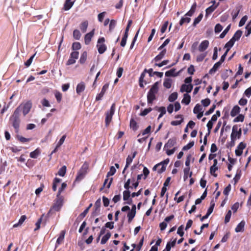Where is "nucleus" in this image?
<instances>
[{
  "instance_id": "f257e3e1",
  "label": "nucleus",
  "mask_w": 251,
  "mask_h": 251,
  "mask_svg": "<svg viewBox=\"0 0 251 251\" xmlns=\"http://www.w3.org/2000/svg\"><path fill=\"white\" fill-rule=\"evenodd\" d=\"M20 112H21V107L20 106H18L14 111V113L12 115L10 120L12 122V126L14 128L18 130L19 128L20 123Z\"/></svg>"
},
{
  "instance_id": "f03ea898",
  "label": "nucleus",
  "mask_w": 251,
  "mask_h": 251,
  "mask_svg": "<svg viewBox=\"0 0 251 251\" xmlns=\"http://www.w3.org/2000/svg\"><path fill=\"white\" fill-rule=\"evenodd\" d=\"M89 164L88 162H85L78 172L75 178V181H79L82 179L86 175L89 169Z\"/></svg>"
},
{
  "instance_id": "7ed1b4c3",
  "label": "nucleus",
  "mask_w": 251,
  "mask_h": 251,
  "mask_svg": "<svg viewBox=\"0 0 251 251\" xmlns=\"http://www.w3.org/2000/svg\"><path fill=\"white\" fill-rule=\"evenodd\" d=\"M115 111V104L113 103L109 111L105 113V126H108L112 121V117Z\"/></svg>"
},
{
  "instance_id": "20e7f679",
  "label": "nucleus",
  "mask_w": 251,
  "mask_h": 251,
  "mask_svg": "<svg viewBox=\"0 0 251 251\" xmlns=\"http://www.w3.org/2000/svg\"><path fill=\"white\" fill-rule=\"evenodd\" d=\"M152 69L151 68L149 70L147 69H145L143 72L141 73V75L139 77V86L141 88L144 87V84L146 85L148 83L147 82L144 80V77L146 75V74L147 73H148L149 75V76L150 77H152L151 72H152Z\"/></svg>"
},
{
  "instance_id": "39448f33",
  "label": "nucleus",
  "mask_w": 251,
  "mask_h": 251,
  "mask_svg": "<svg viewBox=\"0 0 251 251\" xmlns=\"http://www.w3.org/2000/svg\"><path fill=\"white\" fill-rule=\"evenodd\" d=\"M105 39L104 37L100 38L97 42V48L100 54L103 53L107 49L106 46L104 44Z\"/></svg>"
},
{
  "instance_id": "423d86ee",
  "label": "nucleus",
  "mask_w": 251,
  "mask_h": 251,
  "mask_svg": "<svg viewBox=\"0 0 251 251\" xmlns=\"http://www.w3.org/2000/svg\"><path fill=\"white\" fill-rule=\"evenodd\" d=\"M242 135V129L241 128H238V126L237 125H234L232 127V133L230 135V138H233L235 140L236 139H240Z\"/></svg>"
},
{
  "instance_id": "0eeeda50",
  "label": "nucleus",
  "mask_w": 251,
  "mask_h": 251,
  "mask_svg": "<svg viewBox=\"0 0 251 251\" xmlns=\"http://www.w3.org/2000/svg\"><path fill=\"white\" fill-rule=\"evenodd\" d=\"M79 52L77 51H73L71 53L70 56L66 63V65H71L75 63L76 59L78 58Z\"/></svg>"
},
{
  "instance_id": "6e6552de",
  "label": "nucleus",
  "mask_w": 251,
  "mask_h": 251,
  "mask_svg": "<svg viewBox=\"0 0 251 251\" xmlns=\"http://www.w3.org/2000/svg\"><path fill=\"white\" fill-rule=\"evenodd\" d=\"M56 199L55 200V202L53 205L51 209L56 211H59L63 204V199L62 197L59 196L58 197L56 196Z\"/></svg>"
},
{
  "instance_id": "1a4fd4ad",
  "label": "nucleus",
  "mask_w": 251,
  "mask_h": 251,
  "mask_svg": "<svg viewBox=\"0 0 251 251\" xmlns=\"http://www.w3.org/2000/svg\"><path fill=\"white\" fill-rule=\"evenodd\" d=\"M21 111L22 110L24 116H25L30 111L32 103L31 101H28L25 103L23 106L20 105Z\"/></svg>"
},
{
  "instance_id": "9d476101",
  "label": "nucleus",
  "mask_w": 251,
  "mask_h": 251,
  "mask_svg": "<svg viewBox=\"0 0 251 251\" xmlns=\"http://www.w3.org/2000/svg\"><path fill=\"white\" fill-rule=\"evenodd\" d=\"M108 87H109L108 83H106L103 86L99 94H98L97 95V96H96V101H99V100H101V99L103 97L105 92L108 88Z\"/></svg>"
},
{
  "instance_id": "9b49d317",
  "label": "nucleus",
  "mask_w": 251,
  "mask_h": 251,
  "mask_svg": "<svg viewBox=\"0 0 251 251\" xmlns=\"http://www.w3.org/2000/svg\"><path fill=\"white\" fill-rule=\"evenodd\" d=\"M246 147V144L241 142L238 145L237 149L235 150V154L237 156H241L243 153V150Z\"/></svg>"
},
{
  "instance_id": "f8f14e48",
  "label": "nucleus",
  "mask_w": 251,
  "mask_h": 251,
  "mask_svg": "<svg viewBox=\"0 0 251 251\" xmlns=\"http://www.w3.org/2000/svg\"><path fill=\"white\" fill-rule=\"evenodd\" d=\"M176 143V138L174 137L168 140V142L165 144L164 149H170L173 147Z\"/></svg>"
},
{
  "instance_id": "ddd939ff",
  "label": "nucleus",
  "mask_w": 251,
  "mask_h": 251,
  "mask_svg": "<svg viewBox=\"0 0 251 251\" xmlns=\"http://www.w3.org/2000/svg\"><path fill=\"white\" fill-rule=\"evenodd\" d=\"M65 233H66L65 230H63L61 231V232H60V234H59V236L58 238H57L56 244H55L56 247L62 244L63 243Z\"/></svg>"
},
{
  "instance_id": "4468645a",
  "label": "nucleus",
  "mask_w": 251,
  "mask_h": 251,
  "mask_svg": "<svg viewBox=\"0 0 251 251\" xmlns=\"http://www.w3.org/2000/svg\"><path fill=\"white\" fill-rule=\"evenodd\" d=\"M193 85L191 84H183L181 85L180 88V91L181 92H186L187 93H190L193 89Z\"/></svg>"
},
{
  "instance_id": "2eb2a0df",
  "label": "nucleus",
  "mask_w": 251,
  "mask_h": 251,
  "mask_svg": "<svg viewBox=\"0 0 251 251\" xmlns=\"http://www.w3.org/2000/svg\"><path fill=\"white\" fill-rule=\"evenodd\" d=\"M209 41L208 40H204L202 41L199 46L198 49L200 52L205 51L209 46Z\"/></svg>"
},
{
  "instance_id": "dca6fc26",
  "label": "nucleus",
  "mask_w": 251,
  "mask_h": 251,
  "mask_svg": "<svg viewBox=\"0 0 251 251\" xmlns=\"http://www.w3.org/2000/svg\"><path fill=\"white\" fill-rule=\"evenodd\" d=\"M95 29H93L91 32L87 33L84 37L85 43L86 45H88L92 39V38L94 35Z\"/></svg>"
},
{
  "instance_id": "f3484780",
  "label": "nucleus",
  "mask_w": 251,
  "mask_h": 251,
  "mask_svg": "<svg viewBox=\"0 0 251 251\" xmlns=\"http://www.w3.org/2000/svg\"><path fill=\"white\" fill-rule=\"evenodd\" d=\"M181 71H182V70H180L179 71H178L177 73H175L176 69L173 68V69L170 70L169 71L166 72L165 75L166 76H168V77H169V76L175 77V76L178 75H179L180 73L181 72Z\"/></svg>"
},
{
  "instance_id": "a211bd4d",
  "label": "nucleus",
  "mask_w": 251,
  "mask_h": 251,
  "mask_svg": "<svg viewBox=\"0 0 251 251\" xmlns=\"http://www.w3.org/2000/svg\"><path fill=\"white\" fill-rule=\"evenodd\" d=\"M159 90V82H155L151 86L148 92L156 95Z\"/></svg>"
},
{
  "instance_id": "6ab92c4d",
  "label": "nucleus",
  "mask_w": 251,
  "mask_h": 251,
  "mask_svg": "<svg viewBox=\"0 0 251 251\" xmlns=\"http://www.w3.org/2000/svg\"><path fill=\"white\" fill-rule=\"evenodd\" d=\"M176 119L180 118V120L177 121H173L171 122V125L172 126H177L180 125L182 122H183L184 119L183 116L182 115H177L175 116Z\"/></svg>"
},
{
  "instance_id": "aec40b11",
  "label": "nucleus",
  "mask_w": 251,
  "mask_h": 251,
  "mask_svg": "<svg viewBox=\"0 0 251 251\" xmlns=\"http://www.w3.org/2000/svg\"><path fill=\"white\" fill-rule=\"evenodd\" d=\"M137 154V152L134 151L132 154V156L128 155L126 159V164L125 167V170H126L129 166V165L132 162L133 159L135 157Z\"/></svg>"
},
{
  "instance_id": "412c9836",
  "label": "nucleus",
  "mask_w": 251,
  "mask_h": 251,
  "mask_svg": "<svg viewBox=\"0 0 251 251\" xmlns=\"http://www.w3.org/2000/svg\"><path fill=\"white\" fill-rule=\"evenodd\" d=\"M215 2L213 1V4L207 8L205 10V17H207L211 14L217 8V5H214Z\"/></svg>"
},
{
  "instance_id": "4be33fe9",
  "label": "nucleus",
  "mask_w": 251,
  "mask_h": 251,
  "mask_svg": "<svg viewBox=\"0 0 251 251\" xmlns=\"http://www.w3.org/2000/svg\"><path fill=\"white\" fill-rule=\"evenodd\" d=\"M85 89V85L83 82L78 83L76 86V92L78 95H80L81 92L84 91Z\"/></svg>"
},
{
  "instance_id": "5701e85b",
  "label": "nucleus",
  "mask_w": 251,
  "mask_h": 251,
  "mask_svg": "<svg viewBox=\"0 0 251 251\" xmlns=\"http://www.w3.org/2000/svg\"><path fill=\"white\" fill-rule=\"evenodd\" d=\"M166 50H163L157 55H156L153 60L155 62H157L160 60H161L165 56L166 53Z\"/></svg>"
},
{
  "instance_id": "b1692460",
  "label": "nucleus",
  "mask_w": 251,
  "mask_h": 251,
  "mask_svg": "<svg viewBox=\"0 0 251 251\" xmlns=\"http://www.w3.org/2000/svg\"><path fill=\"white\" fill-rule=\"evenodd\" d=\"M100 205H101V200H100V199L99 198V199H98L96 201L95 203V204H94L95 211L94 212V214L95 213H96V214H98L100 212Z\"/></svg>"
},
{
  "instance_id": "393cba45",
  "label": "nucleus",
  "mask_w": 251,
  "mask_h": 251,
  "mask_svg": "<svg viewBox=\"0 0 251 251\" xmlns=\"http://www.w3.org/2000/svg\"><path fill=\"white\" fill-rule=\"evenodd\" d=\"M245 225V222L242 221L236 226L235 229L236 232H243L244 230V226Z\"/></svg>"
},
{
  "instance_id": "a878e982",
  "label": "nucleus",
  "mask_w": 251,
  "mask_h": 251,
  "mask_svg": "<svg viewBox=\"0 0 251 251\" xmlns=\"http://www.w3.org/2000/svg\"><path fill=\"white\" fill-rule=\"evenodd\" d=\"M74 2L71 0H66L63 6V9L65 11L69 10L73 6Z\"/></svg>"
},
{
  "instance_id": "bb28decb",
  "label": "nucleus",
  "mask_w": 251,
  "mask_h": 251,
  "mask_svg": "<svg viewBox=\"0 0 251 251\" xmlns=\"http://www.w3.org/2000/svg\"><path fill=\"white\" fill-rule=\"evenodd\" d=\"M156 99V95L148 92L147 94V101L148 104H152L153 101Z\"/></svg>"
},
{
  "instance_id": "cd10ccee",
  "label": "nucleus",
  "mask_w": 251,
  "mask_h": 251,
  "mask_svg": "<svg viewBox=\"0 0 251 251\" xmlns=\"http://www.w3.org/2000/svg\"><path fill=\"white\" fill-rule=\"evenodd\" d=\"M222 63L220 62L219 61L217 62H216L213 67L209 70V74H212L213 73H215L217 70L219 69V68L221 66V64Z\"/></svg>"
},
{
  "instance_id": "c85d7f7f",
  "label": "nucleus",
  "mask_w": 251,
  "mask_h": 251,
  "mask_svg": "<svg viewBox=\"0 0 251 251\" xmlns=\"http://www.w3.org/2000/svg\"><path fill=\"white\" fill-rule=\"evenodd\" d=\"M190 169V167H186V168H184V169L183 178H184V180H186L188 178V177H191V176L192 175V172H191L189 173Z\"/></svg>"
},
{
  "instance_id": "c756f323",
  "label": "nucleus",
  "mask_w": 251,
  "mask_h": 251,
  "mask_svg": "<svg viewBox=\"0 0 251 251\" xmlns=\"http://www.w3.org/2000/svg\"><path fill=\"white\" fill-rule=\"evenodd\" d=\"M242 34V31L241 30H238L233 35L232 39L234 42L238 41L240 38Z\"/></svg>"
},
{
  "instance_id": "7c9ffc66",
  "label": "nucleus",
  "mask_w": 251,
  "mask_h": 251,
  "mask_svg": "<svg viewBox=\"0 0 251 251\" xmlns=\"http://www.w3.org/2000/svg\"><path fill=\"white\" fill-rule=\"evenodd\" d=\"M191 101V97L190 96L187 94H184L183 95V98L181 101V102L182 103H185L186 105H188L189 104Z\"/></svg>"
},
{
  "instance_id": "2f4dec72",
  "label": "nucleus",
  "mask_w": 251,
  "mask_h": 251,
  "mask_svg": "<svg viewBox=\"0 0 251 251\" xmlns=\"http://www.w3.org/2000/svg\"><path fill=\"white\" fill-rule=\"evenodd\" d=\"M88 22L87 21H83V22H82L80 25H79V27H80V29L81 30V31L83 32V33H85L86 30H87V28L88 27Z\"/></svg>"
},
{
  "instance_id": "473e14b6",
  "label": "nucleus",
  "mask_w": 251,
  "mask_h": 251,
  "mask_svg": "<svg viewBox=\"0 0 251 251\" xmlns=\"http://www.w3.org/2000/svg\"><path fill=\"white\" fill-rule=\"evenodd\" d=\"M240 108L238 105H235L232 109L230 112V115L232 117H235L240 112Z\"/></svg>"
},
{
  "instance_id": "72a5a7b5",
  "label": "nucleus",
  "mask_w": 251,
  "mask_h": 251,
  "mask_svg": "<svg viewBox=\"0 0 251 251\" xmlns=\"http://www.w3.org/2000/svg\"><path fill=\"white\" fill-rule=\"evenodd\" d=\"M111 236V234L109 231H108L105 235H104L101 240L100 244L103 245L105 244L109 240Z\"/></svg>"
},
{
  "instance_id": "f704fd0d",
  "label": "nucleus",
  "mask_w": 251,
  "mask_h": 251,
  "mask_svg": "<svg viewBox=\"0 0 251 251\" xmlns=\"http://www.w3.org/2000/svg\"><path fill=\"white\" fill-rule=\"evenodd\" d=\"M155 109L160 112L158 117V119L161 118L163 116V115H164L166 113V108L164 106H161L159 107L156 106L155 107Z\"/></svg>"
},
{
  "instance_id": "c9c22d12",
  "label": "nucleus",
  "mask_w": 251,
  "mask_h": 251,
  "mask_svg": "<svg viewBox=\"0 0 251 251\" xmlns=\"http://www.w3.org/2000/svg\"><path fill=\"white\" fill-rule=\"evenodd\" d=\"M87 52L86 51H83L81 54L80 58L79 60V62L81 64H84L87 59Z\"/></svg>"
},
{
  "instance_id": "e433bc0d",
  "label": "nucleus",
  "mask_w": 251,
  "mask_h": 251,
  "mask_svg": "<svg viewBox=\"0 0 251 251\" xmlns=\"http://www.w3.org/2000/svg\"><path fill=\"white\" fill-rule=\"evenodd\" d=\"M26 219V216L25 215H22L20 219H19L18 222L15 224H14L13 226L14 228L17 227L18 226H20L23 224V223L25 222V221Z\"/></svg>"
},
{
  "instance_id": "4c0bfd02",
  "label": "nucleus",
  "mask_w": 251,
  "mask_h": 251,
  "mask_svg": "<svg viewBox=\"0 0 251 251\" xmlns=\"http://www.w3.org/2000/svg\"><path fill=\"white\" fill-rule=\"evenodd\" d=\"M128 36V33L124 32V34L123 35V37H122L121 42L120 43V45L121 47H125L126 43V41H127Z\"/></svg>"
},
{
  "instance_id": "58836bf2",
  "label": "nucleus",
  "mask_w": 251,
  "mask_h": 251,
  "mask_svg": "<svg viewBox=\"0 0 251 251\" xmlns=\"http://www.w3.org/2000/svg\"><path fill=\"white\" fill-rule=\"evenodd\" d=\"M40 153L41 152L40 150L39 149H36L35 150L30 153L29 156L31 158H36Z\"/></svg>"
},
{
  "instance_id": "ea45409f",
  "label": "nucleus",
  "mask_w": 251,
  "mask_h": 251,
  "mask_svg": "<svg viewBox=\"0 0 251 251\" xmlns=\"http://www.w3.org/2000/svg\"><path fill=\"white\" fill-rule=\"evenodd\" d=\"M130 127L134 131H136L138 127V126H137V122L133 119H131L130 120Z\"/></svg>"
},
{
  "instance_id": "a19ab883",
  "label": "nucleus",
  "mask_w": 251,
  "mask_h": 251,
  "mask_svg": "<svg viewBox=\"0 0 251 251\" xmlns=\"http://www.w3.org/2000/svg\"><path fill=\"white\" fill-rule=\"evenodd\" d=\"M92 203H91L89 204V206L86 208L85 209L84 211L83 212H82L79 215V218H80V219H83L84 218L86 215H87V214L89 212V210L90 209V208L92 207Z\"/></svg>"
},
{
  "instance_id": "79ce46f5",
  "label": "nucleus",
  "mask_w": 251,
  "mask_h": 251,
  "mask_svg": "<svg viewBox=\"0 0 251 251\" xmlns=\"http://www.w3.org/2000/svg\"><path fill=\"white\" fill-rule=\"evenodd\" d=\"M164 86L167 89H169L172 86V80L170 78H166L163 83Z\"/></svg>"
},
{
  "instance_id": "37998d69",
  "label": "nucleus",
  "mask_w": 251,
  "mask_h": 251,
  "mask_svg": "<svg viewBox=\"0 0 251 251\" xmlns=\"http://www.w3.org/2000/svg\"><path fill=\"white\" fill-rule=\"evenodd\" d=\"M61 180V179L59 178H57V177L54 178L53 181V184H52V187L53 191H56L57 184V183H59V182H60Z\"/></svg>"
},
{
  "instance_id": "c03bdc74",
  "label": "nucleus",
  "mask_w": 251,
  "mask_h": 251,
  "mask_svg": "<svg viewBox=\"0 0 251 251\" xmlns=\"http://www.w3.org/2000/svg\"><path fill=\"white\" fill-rule=\"evenodd\" d=\"M81 34L78 29H75L73 31V37L75 40H79Z\"/></svg>"
},
{
  "instance_id": "a18cd8bd",
  "label": "nucleus",
  "mask_w": 251,
  "mask_h": 251,
  "mask_svg": "<svg viewBox=\"0 0 251 251\" xmlns=\"http://www.w3.org/2000/svg\"><path fill=\"white\" fill-rule=\"evenodd\" d=\"M136 212H132L131 211H129L128 213L127 217L128 218V222L129 223H130L133 219L134 218Z\"/></svg>"
},
{
  "instance_id": "49530a36",
  "label": "nucleus",
  "mask_w": 251,
  "mask_h": 251,
  "mask_svg": "<svg viewBox=\"0 0 251 251\" xmlns=\"http://www.w3.org/2000/svg\"><path fill=\"white\" fill-rule=\"evenodd\" d=\"M143 242H144V237H143L142 238V239H141V240L140 241V242H139L138 245L137 246V247H136V245L134 244H132V246L134 248L136 247V250L137 251H139L141 250L142 246H143Z\"/></svg>"
},
{
  "instance_id": "de8ad7c7",
  "label": "nucleus",
  "mask_w": 251,
  "mask_h": 251,
  "mask_svg": "<svg viewBox=\"0 0 251 251\" xmlns=\"http://www.w3.org/2000/svg\"><path fill=\"white\" fill-rule=\"evenodd\" d=\"M177 98V92H174L172 93L168 98V100L170 102H173Z\"/></svg>"
},
{
  "instance_id": "09e8293b",
  "label": "nucleus",
  "mask_w": 251,
  "mask_h": 251,
  "mask_svg": "<svg viewBox=\"0 0 251 251\" xmlns=\"http://www.w3.org/2000/svg\"><path fill=\"white\" fill-rule=\"evenodd\" d=\"M66 166H62L58 171L57 174L61 176H64L66 174Z\"/></svg>"
},
{
  "instance_id": "8fccbe9b",
  "label": "nucleus",
  "mask_w": 251,
  "mask_h": 251,
  "mask_svg": "<svg viewBox=\"0 0 251 251\" xmlns=\"http://www.w3.org/2000/svg\"><path fill=\"white\" fill-rule=\"evenodd\" d=\"M130 196V192L129 190H125L123 192V200L125 201H128Z\"/></svg>"
},
{
  "instance_id": "3c124183",
  "label": "nucleus",
  "mask_w": 251,
  "mask_h": 251,
  "mask_svg": "<svg viewBox=\"0 0 251 251\" xmlns=\"http://www.w3.org/2000/svg\"><path fill=\"white\" fill-rule=\"evenodd\" d=\"M203 14L201 13L195 19L193 24V26H195L197 24H198L201 20Z\"/></svg>"
},
{
  "instance_id": "603ef678",
  "label": "nucleus",
  "mask_w": 251,
  "mask_h": 251,
  "mask_svg": "<svg viewBox=\"0 0 251 251\" xmlns=\"http://www.w3.org/2000/svg\"><path fill=\"white\" fill-rule=\"evenodd\" d=\"M207 55V52L202 53L197 56L196 60L197 62H201Z\"/></svg>"
},
{
  "instance_id": "864d4df0",
  "label": "nucleus",
  "mask_w": 251,
  "mask_h": 251,
  "mask_svg": "<svg viewBox=\"0 0 251 251\" xmlns=\"http://www.w3.org/2000/svg\"><path fill=\"white\" fill-rule=\"evenodd\" d=\"M169 159L165 160L164 161L161 162L160 163H159V164H157L155 165L153 167V169H152L153 170V171L157 170V168H159L161 165H162L163 164H164V166L166 165L169 163Z\"/></svg>"
},
{
  "instance_id": "5fc2aeb1",
  "label": "nucleus",
  "mask_w": 251,
  "mask_h": 251,
  "mask_svg": "<svg viewBox=\"0 0 251 251\" xmlns=\"http://www.w3.org/2000/svg\"><path fill=\"white\" fill-rule=\"evenodd\" d=\"M202 108L199 104H197L194 108L193 112L195 114H197L202 111Z\"/></svg>"
},
{
  "instance_id": "6e6d98bb",
  "label": "nucleus",
  "mask_w": 251,
  "mask_h": 251,
  "mask_svg": "<svg viewBox=\"0 0 251 251\" xmlns=\"http://www.w3.org/2000/svg\"><path fill=\"white\" fill-rule=\"evenodd\" d=\"M234 43L235 42H234V41H233L232 39H230L226 44L225 48H226V50H228L229 51L230 48L234 45Z\"/></svg>"
},
{
  "instance_id": "4d7b16f0",
  "label": "nucleus",
  "mask_w": 251,
  "mask_h": 251,
  "mask_svg": "<svg viewBox=\"0 0 251 251\" xmlns=\"http://www.w3.org/2000/svg\"><path fill=\"white\" fill-rule=\"evenodd\" d=\"M231 25H229L226 29L223 31V32L220 35L219 37L220 38H224L227 33L228 32L230 28Z\"/></svg>"
},
{
  "instance_id": "13d9d810",
  "label": "nucleus",
  "mask_w": 251,
  "mask_h": 251,
  "mask_svg": "<svg viewBox=\"0 0 251 251\" xmlns=\"http://www.w3.org/2000/svg\"><path fill=\"white\" fill-rule=\"evenodd\" d=\"M44 216V214H42L41 217L38 220L37 222H36L35 225H36V228L34 229V231H36L40 229V225L42 222V219L43 217Z\"/></svg>"
},
{
  "instance_id": "bf43d9fd",
  "label": "nucleus",
  "mask_w": 251,
  "mask_h": 251,
  "mask_svg": "<svg viewBox=\"0 0 251 251\" xmlns=\"http://www.w3.org/2000/svg\"><path fill=\"white\" fill-rule=\"evenodd\" d=\"M36 52H35L26 62H25V65L26 67H28L31 65L34 57L36 55Z\"/></svg>"
},
{
  "instance_id": "052dcab7",
  "label": "nucleus",
  "mask_w": 251,
  "mask_h": 251,
  "mask_svg": "<svg viewBox=\"0 0 251 251\" xmlns=\"http://www.w3.org/2000/svg\"><path fill=\"white\" fill-rule=\"evenodd\" d=\"M218 169L217 166H215V165L211 166L210 168V174L216 177L217 175L215 174V172L218 170Z\"/></svg>"
},
{
  "instance_id": "680f3d73",
  "label": "nucleus",
  "mask_w": 251,
  "mask_h": 251,
  "mask_svg": "<svg viewBox=\"0 0 251 251\" xmlns=\"http://www.w3.org/2000/svg\"><path fill=\"white\" fill-rule=\"evenodd\" d=\"M191 19L189 17H182L179 21V25H182L184 23H189Z\"/></svg>"
},
{
  "instance_id": "e2e57ef3",
  "label": "nucleus",
  "mask_w": 251,
  "mask_h": 251,
  "mask_svg": "<svg viewBox=\"0 0 251 251\" xmlns=\"http://www.w3.org/2000/svg\"><path fill=\"white\" fill-rule=\"evenodd\" d=\"M194 141L190 142L188 144H187L186 145L184 146L183 147L182 150L183 151L188 150L190 149L191 148H192L194 146Z\"/></svg>"
},
{
  "instance_id": "0e129e2a",
  "label": "nucleus",
  "mask_w": 251,
  "mask_h": 251,
  "mask_svg": "<svg viewBox=\"0 0 251 251\" xmlns=\"http://www.w3.org/2000/svg\"><path fill=\"white\" fill-rule=\"evenodd\" d=\"M116 170L114 166H111L110 168V171L107 173L106 177L109 176L114 175L116 173Z\"/></svg>"
},
{
  "instance_id": "69168bd1",
  "label": "nucleus",
  "mask_w": 251,
  "mask_h": 251,
  "mask_svg": "<svg viewBox=\"0 0 251 251\" xmlns=\"http://www.w3.org/2000/svg\"><path fill=\"white\" fill-rule=\"evenodd\" d=\"M231 216V210H228L227 213L226 215L225 219V224H227L230 221V219Z\"/></svg>"
},
{
  "instance_id": "338daca9",
  "label": "nucleus",
  "mask_w": 251,
  "mask_h": 251,
  "mask_svg": "<svg viewBox=\"0 0 251 251\" xmlns=\"http://www.w3.org/2000/svg\"><path fill=\"white\" fill-rule=\"evenodd\" d=\"M222 25L220 24L216 25L214 28V31L216 33L220 32L223 29Z\"/></svg>"
},
{
  "instance_id": "774afa93",
  "label": "nucleus",
  "mask_w": 251,
  "mask_h": 251,
  "mask_svg": "<svg viewBox=\"0 0 251 251\" xmlns=\"http://www.w3.org/2000/svg\"><path fill=\"white\" fill-rule=\"evenodd\" d=\"M152 109L151 107L145 109L143 111L140 113V115L142 116H145L148 113L152 111Z\"/></svg>"
}]
</instances>
